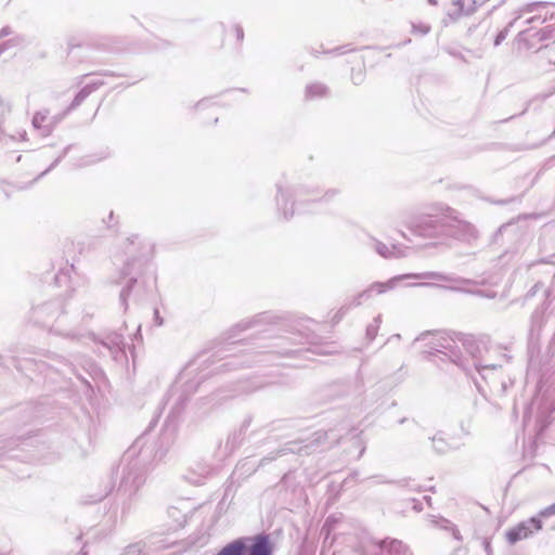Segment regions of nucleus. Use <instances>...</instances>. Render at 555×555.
<instances>
[{
	"label": "nucleus",
	"mask_w": 555,
	"mask_h": 555,
	"mask_svg": "<svg viewBox=\"0 0 555 555\" xmlns=\"http://www.w3.org/2000/svg\"><path fill=\"white\" fill-rule=\"evenodd\" d=\"M244 548V542L242 540H235L224 546L217 555H243Z\"/></svg>",
	"instance_id": "obj_4"
},
{
	"label": "nucleus",
	"mask_w": 555,
	"mask_h": 555,
	"mask_svg": "<svg viewBox=\"0 0 555 555\" xmlns=\"http://www.w3.org/2000/svg\"><path fill=\"white\" fill-rule=\"evenodd\" d=\"M433 443H434V448L437 452L443 453L447 451V443L442 438L434 437Z\"/></svg>",
	"instance_id": "obj_9"
},
{
	"label": "nucleus",
	"mask_w": 555,
	"mask_h": 555,
	"mask_svg": "<svg viewBox=\"0 0 555 555\" xmlns=\"http://www.w3.org/2000/svg\"><path fill=\"white\" fill-rule=\"evenodd\" d=\"M326 93V89L322 86H311L308 88V94L310 96H322V95H325Z\"/></svg>",
	"instance_id": "obj_10"
},
{
	"label": "nucleus",
	"mask_w": 555,
	"mask_h": 555,
	"mask_svg": "<svg viewBox=\"0 0 555 555\" xmlns=\"http://www.w3.org/2000/svg\"><path fill=\"white\" fill-rule=\"evenodd\" d=\"M431 522L435 526L440 527L442 529L451 530L454 539H456L457 541L462 540L460 531L449 520H447V519H439V520L434 519Z\"/></svg>",
	"instance_id": "obj_6"
},
{
	"label": "nucleus",
	"mask_w": 555,
	"mask_h": 555,
	"mask_svg": "<svg viewBox=\"0 0 555 555\" xmlns=\"http://www.w3.org/2000/svg\"><path fill=\"white\" fill-rule=\"evenodd\" d=\"M377 555H412V553L401 541L387 539L379 543V553Z\"/></svg>",
	"instance_id": "obj_2"
},
{
	"label": "nucleus",
	"mask_w": 555,
	"mask_h": 555,
	"mask_svg": "<svg viewBox=\"0 0 555 555\" xmlns=\"http://www.w3.org/2000/svg\"><path fill=\"white\" fill-rule=\"evenodd\" d=\"M10 545L7 544L3 547L0 548V555H9L10 554Z\"/></svg>",
	"instance_id": "obj_12"
},
{
	"label": "nucleus",
	"mask_w": 555,
	"mask_h": 555,
	"mask_svg": "<svg viewBox=\"0 0 555 555\" xmlns=\"http://www.w3.org/2000/svg\"><path fill=\"white\" fill-rule=\"evenodd\" d=\"M474 0H456V4L460 5V12L468 14L475 10Z\"/></svg>",
	"instance_id": "obj_8"
},
{
	"label": "nucleus",
	"mask_w": 555,
	"mask_h": 555,
	"mask_svg": "<svg viewBox=\"0 0 555 555\" xmlns=\"http://www.w3.org/2000/svg\"><path fill=\"white\" fill-rule=\"evenodd\" d=\"M542 528V524L539 517H531L527 521H522L514 528L506 531L505 537L509 544H515L521 541L533 532L539 531Z\"/></svg>",
	"instance_id": "obj_1"
},
{
	"label": "nucleus",
	"mask_w": 555,
	"mask_h": 555,
	"mask_svg": "<svg viewBox=\"0 0 555 555\" xmlns=\"http://www.w3.org/2000/svg\"><path fill=\"white\" fill-rule=\"evenodd\" d=\"M490 546L489 542L486 543V548L488 550Z\"/></svg>",
	"instance_id": "obj_13"
},
{
	"label": "nucleus",
	"mask_w": 555,
	"mask_h": 555,
	"mask_svg": "<svg viewBox=\"0 0 555 555\" xmlns=\"http://www.w3.org/2000/svg\"><path fill=\"white\" fill-rule=\"evenodd\" d=\"M33 125L38 129L48 127V116L46 113L38 112L34 115Z\"/></svg>",
	"instance_id": "obj_7"
},
{
	"label": "nucleus",
	"mask_w": 555,
	"mask_h": 555,
	"mask_svg": "<svg viewBox=\"0 0 555 555\" xmlns=\"http://www.w3.org/2000/svg\"><path fill=\"white\" fill-rule=\"evenodd\" d=\"M249 555H272L268 537L258 535L249 550Z\"/></svg>",
	"instance_id": "obj_3"
},
{
	"label": "nucleus",
	"mask_w": 555,
	"mask_h": 555,
	"mask_svg": "<svg viewBox=\"0 0 555 555\" xmlns=\"http://www.w3.org/2000/svg\"><path fill=\"white\" fill-rule=\"evenodd\" d=\"M244 33L241 27L232 26L224 33V40L229 43H238L243 40Z\"/></svg>",
	"instance_id": "obj_5"
},
{
	"label": "nucleus",
	"mask_w": 555,
	"mask_h": 555,
	"mask_svg": "<svg viewBox=\"0 0 555 555\" xmlns=\"http://www.w3.org/2000/svg\"><path fill=\"white\" fill-rule=\"evenodd\" d=\"M553 515H555V503L552 504L551 506L542 509L539 513V517H543V518H546V517H550V516H553Z\"/></svg>",
	"instance_id": "obj_11"
}]
</instances>
